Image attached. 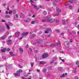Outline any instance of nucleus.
<instances>
[{
  "instance_id": "1",
  "label": "nucleus",
  "mask_w": 79,
  "mask_h": 79,
  "mask_svg": "<svg viewBox=\"0 0 79 79\" xmlns=\"http://www.w3.org/2000/svg\"><path fill=\"white\" fill-rule=\"evenodd\" d=\"M28 33H29L28 32H26L25 33H22L20 35V37L19 38V40H21V39H22L24 37V36H26V35L28 34Z\"/></svg>"
},
{
  "instance_id": "2",
  "label": "nucleus",
  "mask_w": 79,
  "mask_h": 79,
  "mask_svg": "<svg viewBox=\"0 0 79 79\" xmlns=\"http://www.w3.org/2000/svg\"><path fill=\"white\" fill-rule=\"evenodd\" d=\"M51 16V15H49V16L48 15V19H47V20L48 22H50V23H53L55 21L54 19H51L50 18V17Z\"/></svg>"
},
{
  "instance_id": "3",
  "label": "nucleus",
  "mask_w": 79,
  "mask_h": 79,
  "mask_svg": "<svg viewBox=\"0 0 79 79\" xmlns=\"http://www.w3.org/2000/svg\"><path fill=\"white\" fill-rule=\"evenodd\" d=\"M48 56L47 53H44L42 55V57L43 58H46Z\"/></svg>"
},
{
  "instance_id": "4",
  "label": "nucleus",
  "mask_w": 79,
  "mask_h": 79,
  "mask_svg": "<svg viewBox=\"0 0 79 79\" xmlns=\"http://www.w3.org/2000/svg\"><path fill=\"white\" fill-rule=\"evenodd\" d=\"M20 35V32H16L15 34V37H18L19 35Z\"/></svg>"
},
{
  "instance_id": "5",
  "label": "nucleus",
  "mask_w": 79,
  "mask_h": 79,
  "mask_svg": "<svg viewBox=\"0 0 79 79\" xmlns=\"http://www.w3.org/2000/svg\"><path fill=\"white\" fill-rule=\"evenodd\" d=\"M35 37V35L34 34H31L30 36V39H32Z\"/></svg>"
},
{
  "instance_id": "6",
  "label": "nucleus",
  "mask_w": 79,
  "mask_h": 79,
  "mask_svg": "<svg viewBox=\"0 0 79 79\" xmlns=\"http://www.w3.org/2000/svg\"><path fill=\"white\" fill-rule=\"evenodd\" d=\"M50 31V32H52V29H51L48 28L47 31H45V34H47L48 31Z\"/></svg>"
},
{
  "instance_id": "7",
  "label": "nucleus",
  "mask_w": 79,
  "mask_h": 79,
  "mask_svg": "<svg viewBox=\"0 0 79 79\" xmlns=\"http://www.w3.org/2000/svg\"><path fill=\"white\" fill-rule=\"evenodd\" d=\"M10 55L11 56H15V54H14V53H13V52H9Z\"/></svg>"
},
{
  "instance_id": "8",
  "label": "nucleus",
  "mask_w": 79,
  "mask_h": 79,
  "mask_svg": "<svg viewBox=\"0 0 79 79\" xmlns=\"http://www.w3.org/2000/svg\"><path fill=\"white\" fill-rule=\"evenodd\" d=\"M56 0H52V3L54 6H56V3H55V2H56Z\"/></svg>"
},
{
  "instance_id": "9",
  "label": "nucleus",
  "mask_w": 79,
  "mask_h": 79,
  "mask_svg": "<svg viewBox=\"0 0 79 79\" xmlns=\"http://www.w3.org/2000/svg\"><path fill=\"white\" fill-rule=\"evenodd\" d=\"M55 45H56L57 47H60V41H58L57 44H55Z\"/></svg>"
},
{
  "instance_id": "10",
  "label": "nucleus",
  "mask_w": 79,
  "mask_h": 79,
  "mask_svg": "<svg viewBox=\"0 0 79 79\" xmlns=\"http://www.w3.org/2000/svg\"><path fill=\"white\" fill-rule=\"evenodd\" d=\"M14 75L15 76H20V74H19L18 73H17V72H16V73H14Z\"/></svg>"
},
{
  "instance_id": "11",
  "label": "nucleus",
  "mask_w": 79,
  "mask_h": 79,
  "mask_svg": "<svg viewBox=\"0 0 79 79\" xmlns=\"http://www.w3.org/2000/svg\"><path fill=\"white\" fill-rule=\"evenodd\" d=\"M30 21H31V19H26L24 20L25 22H26V23H28V22H29Z\"/></svg>"
},
{
  "instance_id": "12",
  "label": "nucleus",
  "mask_w": 79,
  "mask_h": 79,
  "mask_svg": "<svg viewBox=\"0 0 79 79\" xmlns=\"http://www.w3.org/2000/svg\"><path fill=\"white\" fill-rule=\"evenodd\" d=\"M79 60H77L76 62V64L77 65L78 68H79Z\"/></svg>"
},
{
  "instance_id": "13",
  "label": "nucleus",
  "mask_w": 79,
  "mask_h": 79,
  "mask_svg": "<svg viewBox=\"0 0 79 79\" xmlns=\"http://www.w3.org/2000/svg\"><path fill=\"white\" fill-rule=\"evenodd\" d=\"M23 72V71L21 69H19V71H17V73H18L19 74L20 73H22Z\"/></svg>"
},
{
  "instance_id": "14",
  "label": "nucleus",
  "mask_w": 79,
  "mask_h": 79,
  "mask_svg": "<svg viewBox=\"0 0 79 79\" xmlns=\"http://www.w3.org/2000/svg\"><path fill=\"white\" fill-rule=\"evenodd\" d=\"M46 63V62L41 61L40 62V64H45Z\"/></svg>"
},
{
  "instance_id": "15",
  "label": "nucleus",
  "mask_w": 79,
  "mask_h": 79,
  "mask_svg": "<svg viewBox=\"0 0 79 79\" xmlns=\"http://www.w3.org/2000/svg\"><path fill=\"white\" fill-rule=\"evenodd\" d=\"M19 51L21 53H23V49L21 48H19Z\"/></svg>"
},
{
  "instance_id": "16",
  "label": "nucleus",
  "mask_w": 79,
  "mask_h": 79,
  "mask_svg": "<svg viewBox=\"0 0 79 79\" xmlns=\"http://www.w3.org/2000/svg\"><path fill=\"white\" fill-rule=\"evenodd\" d=\"M12 43L11 40H9L8 41V44H9V45H11Z\"/></svg>"
},
{
  "instance_id": "17",
  "label": "nucleus",
  "mask_w": 79,
  "mask_h": 79,
  "mask_svg": "<svg viewBox=\"0 0 79 79\" xmlns=\"http://www.w3.org/2000/svg\"><path fill=\"white\" fill-rule=\"evenodd\" d=\"M6 48H4V49H2V50H1V51L2 52H6Z\"/></svg>"
},
{
  "instance_id": "18",
  "label": "nucleus",
  "mask_w": 79,
  "mask_h": 79,
  "mask_svg": "<svg viewBox=\"0 0 79 79\" xmlns=\"http://www.w3.org/2000/svg\"><path fill=\"white\" fill-rule=\"evenodd\" d=\"M67 74L68 73H65V75L64 74H63V75L60 76V77H64V76H66V75H67Z\"/></svg>"
},
{
  "instance_id": "19",
  "label": "nucleus",
  "mask_w": 79,
  "mask_h": 79,
  "mask_svg": "<svg viewBox=\"0 0 79 79\" xmlns=\"http://www.w3.org/2000/svg\"><path fill=\"white\" fill-rule=\"evenodd\" d=\"M43 41L42 40H38L37 41V42L38 43H42Z\"/></svg>"
},
{
  "instance_id": "20",
  "label": "nucleus",
  "mask_w": 79,
  "mask_h": 79,
  "mask_svg": "<svg viewBox=\"0 0 79 79\" xmlns=\"http://www.w3.org/2000/svg\"><path fill=\"white\" fill-rule=\"evenodd\" d=\"M9 34V32L8 31H7L6 33V34H5L4 36H5V37H6V36L8 35Z\"/></svg>"
},
{
  "instance_id": "21",
  "label": "nucleus",
  "mask_w": 79,
  "mask_h": 79,
  "mask_svg": "<svg viewBox=\"0 0 79 79\" xmlns=\"http://www.w3.org/2000/svg\"><path fill=\"white\" fill-rule=\"evenodd\" d=\"M63 69V68L62 67H60L58 68V71H61L62 69Z\"/></svg>"
},
{
  "instance_id": "22",
  "label": "nucleus",
  "mask_w": 79,
  "mask_h": 79,
  "mask_svg": "<svg viewBox=\"0 0 79 79\" xmlns=\"http://www.w3.org/2000/svg\"><path fill=\"white\" fill-rule=\"evenodd\" d=\"M24 14L21 13L20 15V18H24Z\"/></svg>"
},
{
  "instance_id": "23",
  "label": "nucleus",
  "mask_w": 79,
  "mask_h": 79,
  "mask_svg": "<svg viewBox=\"0 0 79 79\" xmlns=\"http://www.w3.org/2000/svg\"><path fill=\"white\" fill-rule=\"evenodd\" d=\"M52 60H53L54 61H55V60L57 59V57H54L52 58Z\"/></svg>"
},
{
  "instance_id": "24",
  "label": "nucleus",
  "mask_w": 79,
  "mask_h": 79,
  "mask_svg": "<svg viewBox=\"0 0 79 79\" xmlns=\"http://www.w3.org/2000/svg\"><path fill=\"white\" fill-rule=\"evenodd\" d=\"M6 27L8 29H10V26L7 24H6Z\"/></svg>"
},
{
  "instance_id": "25",
  "label": "nucleus",
  "mask_w": 79,
  "mask_h": 79,
  "mask_svg": "<svg viewBox=\"0 0 79 79\" xmlns=\"http://www.w3.org/2000/svg\"><path fill=\"white\" fill-rule=\"evenodd\" d=\"M43 72L44 73H46V72H47V69H43Z\"/></svg>"
},
{
  "instance_id": "26",
  "label": "nucleus",
  "mask_w": 79,
  "mask_h": 79,
  "mask_svg": "<svg viewBox=\"0 0 79 79\" xmlns=\"http://www.w3.org/2000/svg\"><path fill=\"white\" fill-rule=\"evenodd\" d=\"M73 73H74V74H76L77 73V71L76 70H73Z\"/></svg>"
},
{
  "instance_id": "27",
  "label": "nucleus",
  "mask_w": 79,
  "mask_h": 79,
  "mask_svg": "<svg viewBox=\"0 0 79 79\" xmlns=\"http://www.w3.org/2000/svg\"><path fill=\"white\" fill-rule=\"evenodd\" d=\"M54 61H55L53 60V59H52V61L50 63V64H52V63H54Z\"/></svg>"
},
{
  "instance_id": "28",
  "label": "nucleus",
  "mask_w": 79,
  "mask_h": 79,
  "mask_svg": "<svg viewBox=\"0 0 79 79\" xmlns=\"http://www.w3.org/2000/svg\"><path fill=\"white\" fill-rule=\"evenodd\" d=\"M6 18H10V15H6Z\"/></svg>"
},
{
  "instance_id": "29",
  "label": "nucleus",
  "mask_w": 79,
  "mask_h": 79,
  "mask_svg": "<svg viewBox=\"0 0 79 79\" xmlns=\"http://www.w3.org/2000/svg\"><path fill=\"white\" fill-rule=\"evenodd\" d=\"M56 10H57V11H58V12H60V11H61V10H60L58 8H57Z\"/></svg>"
},
{
  "instance_id": "30",
  "label": "nucleus",
  "mask_w": 79,
  "mask_h": 79,
  "mask_svg": "<svg viewBox=\"0 0 79 79\" xmlns=\"http://www.w3.org/2000/svg\"><path fill=\"white\" fill-rule=\"evenodd\" d=\"M24 76H25V77H27V76H28V74L27 73H24Z\"/></svg>"
},
{
  "instance_id": "31",
  "label": "nucleus",
  "mask_w": 79,
  "mask_h": 79,
  "mask_svg": "<svg viewBox=\"0 0 79 79\" xmlns=\"http://www.w3.org/2000/svg\"><path fill=\"white\" fill-rule=\"evenodd\" d=\"M44 44L45 45H49V43L47 42L45 43Z\"/></svg>"
},
{
  "instance_id": "32",
  "label": "nucleus",
  "mask_w": 79,
  "mask_h": 79,
  "mask_svg": "<svg viewBox=\"0 0 79 79\" xmlns=\"http://www.w3.org/2000/svg\"><path fill=\"white\" fill-rule=\"evenodd\" d=\"M32 6H33V7L34 8H37V6H36L35 5L32 4Z\"/></svg>"
},
{
  "instance_id": "33",
  "label": "nucleus",
  "mask_w": 79,
  "mask_h": 79,
  "mask_svg": "<svg viewBox=\"0 0 79 79\" xmlns=\"http://www.w3.org/2000/svg\"><path fill=\"white\" fill-rule=\"evenodd\" d=\"M55 44H52L50 45V47H54V46H55Z\"/></svg>"
},
{
  "instance_id": "34",
  "label": "nucleus",
  "mask_w": 79,
  "mask_h": 79,
  "mask_svg": "<svg viewBox=\"0 0 79 79\" xmlns=\"http://www.w3.org/2000/svg\"><path fill=\"white\" fill-rule=\"evenodd\" d=\"M43 12L44 15H47V12H46V11H44Z\"/></svg>"
},
{
  "instance_id": "35",
  "label": "nucleus",
  "mask_w": 79,
  "mask_h": 79,
  "mask_svg": "<svg viewBox=\"0 0 79 79\" xmlns=\"http://www.w3.org/2000/svg\"><path fill=\"white\" fill-rule=\"evenodd\" d=\"M18 66H19V68H23V67L21 66H20L19 64H18Z\"/></svg>"
},
{
  "instance_id": "36",
  "label": "nucleus",
  "mask_w": 79,
  "mask_h": 79,
  "mask_svg": "<svg viewBox=\"0 0 79 79\" xmlns=\"http://www.w3.org/2000/svg\"><path fill=\"white\" fill-rule=\"evenodd\" d=\"M5 36L4 35V36H3L2 37H1V39H5Z\"/></svg>"
},
{
  "instance_id": "37",
  "label": "nucleus",
  "mask_w": 79,
  "mask_h": 79,
  "mask_svg": "<svg viewBox=\"0 0 79 79\" xmlns=\"http://www.w3.org/2000/svg\"><path fill=\"white\" fill-rule=\"evenodd\" d=\"M38 52H39V51H38V50H35V53H38Z\"/></svg>"
},
{
  "instance_id": "38",
  "label": "nucleus",
  "mask_w": 79,
  "mask_h": 79,
  "mask_svg": "<svg viewBox=\"0 0 79 79\" xmlns=\"http://www.w3.org/2000/svg\"><path fill=\"white\" fill-rule=\"evenodd\" d=\"M57 64H58V62H56L54 63V65H55V66H56V65H57Z\"/></svg>"
},
{
  "instance_id": "39",
  "label": "nucleus",
  "mask_w": 79,
  "mask_h": 79,
  "mask_svg": "<svg viewBox=\"0 0 79 79\" xmlns=\"http://www.w3.org/2000/svg\"><path fill=\"white\" fill-rule=\"evenodd\" d=\"M69 8L70 9H72V8H73V7L72 6H71V5H69Z\"/></svg>"
},
{
  "instance_id": "40",
  "label": "nucleus",
  "mask_w": 79,
  "mask_h": 79,
  "mask_svg": "<svg viewBox=\"0 0 79 79\" xmlns=\"http://www.w3.org/2000/svg\"><path fill=\"white\" fill-rule=\"evenodd\" d=\"M16 10H14V11H13V13L14 14H15V13H16Z\"/></svg>"
},
{
  "instance_id": "41",
  "label": "nucleus",
  "mask_w": 79,
  "mask_h": 79,
  "mask_svg": "<svg viewBox=\"0 0 79 79\" xmlns=\"http://www.w3.org/2000/svg\"><path fill=\"white\" fill-rule=\"evenodd\" d=\"M68 1H69L71 3H73V1L72 0H68Z\"/></svg>"
},
{
  "instance_id": "42",
  "label": "nucleus",
  "mask_w": 79,
  "mask_h": 79,
  "mask_svg": "<svg viewBox=\"0 0 79 79\" xmlns=\"http://www.w3.org/2000/svg\"><path fill=\"white\" fill-rule=\"evenodd\" d=\"M6 51L7 52H9V51H10V49L8 48L6 49Z\"/></svg>"
},
{
  "instance_id": "43",
  "label": "nucleus",
  "mask_w": 79,
  "mask_h": 79,
  "mask_svg": "<svg viewBox=\"0 0 79 79\" xmlns=\"http://www.w3.org/2000/svg\"><path fill=\"white\" fill-rule=\"evenodd\" d=\"M15 17H16L17 18H18V15L17 14H16V15H15Z\"/></svg>"
},
{
  "instance_id": "44",
  "label": "nucleus",
  "mask_w": 79,
  "mask_h": 79,
  "mask_svg": "<svg viewBox=\"0 0 79 79\" xmlns=\"http://www.w3.org/2000/svg\"><path fill=\"white\" fill-rule=\"evenodd\" d=\"M59 15V14L58 13L56 14L55 15V16H58Z\"/></svg>"
},
{
  "instance_id": "45",
  "label": "nucleus",
  "mask_w": 79,
  "mask_h": 79,
  "mask_svg": "<svg viewBox=\"0 0 79 79\" xmlns=\"http://www.w3.org/2000/svg\"><path fill=\"white\" fill-rule=\"evenodd\" d=\"M12 13V11L10 10L9 12V14H11Z\"/></svg>"
},
{
  "instance_id": "46",
  "label": "nucleus",
  "mask_w": 79,
  "mask_h": 79,
  "mask_svg": "<svg viewBox=\"0 0 79 79\" xmlns=\"http://www.w3.org/2000/svg\"><path fill=\"white\" fill-rule=\"evenodd\" d=\"M1 22H2V23H5V20H1Z\"/></svg>"
},
{
  "instance_id": "47",
  "label": "nucleus",
  "mask_w": 79,
  "mask_h": 79,
  "mask_svg": "<svg viewBox=\"0 0 79 79\" xmlns=\"http://www.w3.org/2000/svg\"><path fill=\"white\" fill-rule=\"evenodd\" d=\"M34 65V63L31 62V66L32 67L33 66V65Z\"/></svg>"
},
{
  "instance_id": "48",
  "label": "nucleus",
  "mask_w": 79,
  "mask_h": 79,
  "mask_svg": "<svg viewBox=\"0 0 79 79\" xmlns=\"http://www.w3.org/2000/svg\"><path fill=\"white\" fill-rule=\"evenodd\" d=\"M63 24H64L66 23V22H65V21L63 20Z\"/></svg>"
},
{
  "instance_id": "49",
  "label": "nucleus",
  "mask_w": 79,
  "mask_h": 79,
  "mask_svg": "<svg viewBox=\"0 0 79 79\" xmlns=\"http://www.w3.org/2000/svg\"><path fill=\"white\" fill-rule=\"evenodd\" d=\"M30 2H31V4L32 5V3H33V1H32V0H31L30 1Z\"/></svg>"
},
{
  "instance_id": "50",
  "label": "nucleus",
  "mask_w": 79,
  "mask_h": 79,
  "mask_svg": "<svg viewBox=\"0 0 79 79\" xmlns=\"http://www.w3.org/2000/svg\"><path fill=\"white\" fill-rule=\"evenodd\" d=\"M59 22V20H56V23H58Z\"/></svg>"
},
{
  "instance_id": "51",
  "label": "nucleus",
  "mask_w": 79,
  "mask_h": 79,
  "mask_svg": "<svg viewBox=\"0 0 79 79\" xmlns=\"http://www.w3.org/2000/svg\"><path fill=\"white\" fill-rule=\"evenodd\" d=\"M9 26H13V24L11 23H10V24H9Z\"/></svg>"
},
{
  "instance_id": "52",
  "label": "nucleus",
  "mask_w": 79,
  "mask_h": 79,
  "mask_svg": "<svg viewBox=\"0 0 79 79\" xmlns=\"http://www.w3.org/2000/svg\"><path fill=\"white\" fill-rule=\"evenodd\" d=\"M61 61H62V62H63V63H64V59H61Z\"/></svg>"
},
{
  "instance_id": "53",
  "label": "nucleus",
  "mask_w": 79,
  "mask_h": 79,
  "mask_svg": "<svg viewBox=\"0 0 79 79\" xmlns=\"http://www.w3.org/2000/svg\"><path fill=\"white\" fill-rule=\"evenodd\" d=\"M32 78V77H31V76H30L28 78V79H31Z\"/></svg>"
},
{
  "instance_id": "54",
  "label": "nucleus",
  "mask_w": 79,
  "mask_h": 79,
  "mask_svg": "<svg viewBox=\"0 0 79 79\" xmlns=\"http://www.w3.org/2000/svg\"><path fill=\"white\" fill-rule=\"evenodd\" d=\"M36 71L37 72H38V73H39V72H40V70H39V69H38L37 70H36Z\"/></svg>"
},
{
  "instance_id": "55",
  "label": "nucleus",
  "mask_w": 79,
  "mask_h": 79,
  "mask_svg": "<svg viewBox=\"0 0 79 79\" xmlns=\"http://www.w3.org/2000/svg\"><path fill=\"white\" fill-rule=\"evenodd\" d=\"M75 79H79V77H75Z\"/></svg>"
},
{
  "instance_id": "56",
  "label": "nucleus",
  "mask_w": 79,
  "mask_h": 79,
  "mask_svg": "<svg viewBox=\"0 0 79 79\" xmlns=\"http://www.w3.org/2000/svg\"><path fill=\"white\" fill-rule=\"evenodd\" d=\"M77 28L79 29V24L77 26Z\"/></svg>"
},
{
  "instance_id": "57",
  "label": "nucleus",
  "mask_w": 79,
  "mask_h": 79,
  "mask_svg": "<svg viewBox=\"0 0 79 79\" xmlns=\"http://www.w3.org/2000/svg\"><path fill=\"white\" fill-rule=\"evenodd\" d=\"M30 50L31 52H32V49H31V48H30Z\"/></svg>"
},
{
  "instance_id": "58",
  "label": "nucleus",
  "mask_w": 79,
  "mask_h": 79,
  "mask_svg": "<svg viewBox=\"0 0 79 79\" xmlns=\"http://www.w3.org/2000/svg\"><path fill=\"white\" fill-rule=\"evenodd\" d=\"M56 31L58 32H60V31L58 29H56Z\"/></svg>"
},
{
  "instance_id": "59",
  "label": "nucleus",
  "mask_w": 79,
  "mask_h": 79,
  "mask_svg": "<svg viewBox=\"0 0 79 79\" xmlns=\"http://www.w3.org/2000/svg\"><path fill=\"white\" fill-rule=\"evenodd\" d=\"M35 23V22L33 21L31 22V24H34Z\"/></svg>"
},
{
  "instance_id": "60",
  "label": "nucleus",
  "mask_w": 79,
  "mask_h": 79,
  "mask_svg": "<svg viewBox=\"0 0 79 79\" xmlns=\"http://www.w3.org/2000/svg\"><path fill=\"white\" fill-rule=\"evenodd\" d=\"M2 58H3L6 59V57L5 56H2Z\"/></svg>"
},
{
  "instance_id": "61",
  "label": "nucleus",
  "mask_w": 79,
  "mask_h": 79,
  "mask_svg": "<svg viewBox=\"0 0 79 79\" xmlns=\"http://www.w3.org/2000/svg\"><path fill=\"white\" fill-rule=\"evenodd\" d=\"M70 42H73V40L72 39H70Z\"/></svg>"
},
{
  "instance_id": "62",
  "label": "nucleus",
  "mask_w": 79,
  "mask_h": 79,
  "mask_svg": "<svg viewBox=\"0 0 79 79\" xmlns=\"http://www.w3.org/2000/svg\"><path fill=\"white\" fill-rule=\"evenodd\" d=\"M12 37V36H10L9 37L8 39H10V38H11Z\"/></svg>"
},
{
  "instance_id": "63",
  "label": "nucleus",
  "mask_w": 79,
  "mask_h": 79,
  "mask_svg": "<svg viewBox=\"0 0 79 79\" xmlns=\"http://www.w3.org/2000/svg\"><path fill=\"white\" fill-rule=\"evenodd\" d=\"M8 11H6V15H7V14H8Z\"/></svg>"
},
{
  "instance_id": "64",
  "label": "nucleus",
  "mask_w": 79,
  "mask_h": 79,
  "mask_svg": "<svg viewBox=\"0 0 79 79\" xmlns=\"http://www.w3.org/2000/svg\"><path fill=\"white\" fill-rule=\"evenodd\" d=\"M43 22H45V20H42Z\"/></svg>"
}]
</instances>
